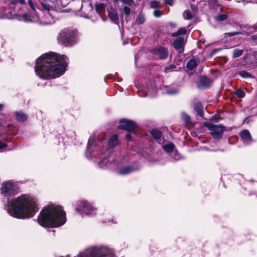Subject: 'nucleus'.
<instances>
[{"label": "nucleus", "instance_id": "nucleus-1", "mask_svg": "<svg viewBox=\"0 0 257 257\" xmlns=\"http://www.w3.org/2000/svg\"><path fill=\"white\" fill-rule=\"evenodd\" d=\"M67 60L65 56L54 53L43 54L36 61L35 72L44 79L58 77L65 71Z\"/></svg>", "mask_w": 257, "mask_h": 257}, {"label": "nucleus", "instance_id": "nucleus-2", "mask_svg": "<svg viewBox=\"0 0 257 257\" xmlns=\"http://www.w3.org/2000/svg\"><path fill=\"white\" fill-rule=\"evenodd\" d=\"M7 210L13 217L24 219L32 217L38 211L36 200L28 195H22L8 201Z\"/></svg>", "mask_w": 257, "mask_h": 257}, {"label": "nucleus", "instance_id": "nucleus-3", "mask_svg": "<svg viewBox=\"0 0 257 257\" xmlns=\"http://www.w3.org/2000/svg\"><path fill=\"white\" fill-rule=\"evenodd\" d=\"M38 221L40 225L45 227H59L65 223L66 214L61 206L51 204L41 211Z\"/></svg>", "mask_w": 257, "mask_h": 257}, {"label": "nucleus", "instance_id": "nucleus-4", "mask_svg": "<svg viewBox=\"0 0 257 257\" xmlns=\"http://www.w3.org/2000/svg\"><path fill=\"white\" fill-rule=\"evenodd\" d=\"M38 1L40 4L39 9L43 13V16H42L40 20L41 24L43 25L53 24L55 22L57 12L65 6L62 5L60 0H57L55 2L50 0ZM28 2L31 9L36 12L35 6L32 0H28Z\"/></svg>", "mask_w": 257, "mask_h": 257}, {"label": "nucleus", "instance_id": "nucleus-5", "mask_svg": "<svg viewBox=\"0 0 257 257\" xmlns=\"http://www.w3.org/2000/svg\"><path fill=\"white\" fill-rule=\"evenodd\" d=\"M86 11L84 12L81 16L85 18L90 19L93 22H96L101 17L102 21H105L107 18L105 16V6L103 4H96L95 5V11L96 14L93 10L92 5L90 4H85Z\"/></svg>", "mask_w": 257, "mask_h": 257}, {"label": "nucleus", "instance_id": "nucleus-6", "mask_svg": "<svg viewBox=\"0 0 257 257\" xmlns=\"http://www.w3.org/2000/svg\"><path fill=\"white\" fill-rule=\"evenodd\" d=\"M77 39V30L72 28L64 29L58 34L57 37L58 42L66 46L75 42Z\"/></svg>", "mask_w": 257, "mask_h": 257}, {"label": "nucleus", "instance_id": "nucleus-7", "mask_svg": "<svg viewBox=\"0 0 257 257\" xmlns=\"http://www.w3.org/2000/svg\"><path fill=\"white\" fill-rule=\"evenodd\" d=\"M205 126L211 131L210 134L214 139L219 140L222 137L225 129V127L223 125L206 123Z\"/></svg>", "mask_w": 257, "mask_h": 257}, {"label": "nucleus", "instance_id": "nucleus-8", "mask_svg": "<svg viewBox=\"0 0 257 257\" xmlns=\"http://www.w3.org/2000/svg\"><path fill=\"white\" fill-rule=\"evenodd\" d=\"M16 186L11 181L4 182L1 189L2 194L6 196L14 195L16 192Z\"/></svg>", "mask_w": 257, "mask_h": 257}, {"label": "nucleus", "instance_id": "nucleus-9", "mask_svg": "<svg viewBox=\"0 0 257 257\" xmlns=\"http://www.w3.org/2000/svg\"><path fill=\"white\" fill-rule=\"evenodd\" d=\"M120 124L118 126L119 129L124 130L130 132H134L136 127V124L133 121L127 119H121L119 120Z\"/></svg>", "mask_w": 257, "mask_h": 257}, {"label": "nucleus", "instance_id": "nucleus-10", "mask_svg": "<svg viewBox=\"0 0 257 257\" xmlns=\"http://www.w3.org/2000/svg\"><path fill=\"white\" fill-rule=\"evenodd\" d=\"M76 210L81 213L83 212L86 214H92L94 208L87 202L83 201L79 203Z\"/></svg>", "mask_w": 257, "mask_h": 257}, {"label": "nucleus", "instance_id": "nucleus-11", "mask_svg": "<svg viewBox=\"0 0 257 257\" xmlns=\"http://www.w3.org/2000/svg\"><path fill=\"white\" fill-rule=\"evenodd\" d=\"M115 155L114 153H110L108 154L106 158H103L99 162V166L100 168L111 167V164L115 161Z\"/></svg>", "mask_w": 257, "mask_h": 257}, {"label": "nucleus", "instance_id": "nucleus-12", "mask_svg": "<svg viewBox=\"0 0 257 257\" xmlns=\"http://www.w3.org/2000/svg\"><path fill=\"white\" fill-rule=\"evenodd\" d=\"M97 141L98 142V140H97ZM96 140L94 137H90L88 140L86 154V155L89 154L90 158L94 156V155H91V153L94 152V148L96 147Z\"/></svg>", "mask_w": 257, "mask_h": 257}, {"label": "nucleus", "instance_id": "nucleus-13", "mask_svg": "<svg viewBox=\"0 0 257 257\" xmlns=\"http://www.w3.org/2000/svg\"><path fill=\"white\" fill-rule=\"evenodd\" d=\"M184 44L185 42L184 39L183 38L179 37L174 41L173 46L179 53H182L184 50L183 47Z\"/></svg>", "mask_w": 257, "mask_h": 257}, {"label": "nucleus", "instance_id": "nucleus-14", "mask_svg": "<svg viewBox=\"0 0 257 257\" xmlns=\"http://www.w3.org/2000/svg\"><path fill=\"white\" fill-rule=\"evenodd\" d=\"M240 136L241 141L245 144H248L251 141V135L248 131L244 130L240 132Z\"/></svg>", "mask_w": 257, "mask_h": 257}, {"label": "nucleus", "instance_id": "nucleus-15", "mask_svg": "<svg viewBox=\"0 0 257 257\" xmlns=\"http://www.w3.org/2000/svg\"><path fill=\"white\" fill-rule=\"evenodd\" d=\"M157 54L162 59H166L168 55L167 49L165 47H160L157 50Z\"/></svg>", "mask_w": 257, "mask_h": 257}, {"label": "nucleus", "instance_id": "nucleus-16", "mask_svg": "<svg viewBox=\"0 0 257 257\" xmlns=\"http://www.w3.org/2000/svg\"><path fill=\"white\" fill-rule=\"evenodd\" d=\"M108 16L111 20L114 23H117L118 20V16L116 12L112 9L108 10Z\"/></svg>", "mask_w": 257, "mask_h": 257}, {"label": "nucleus", "instance_id": "nucleus-17", "mask_svg": "<svg viewBox=\"0 0 257 257\" xmlns=\"http://www.w3.org/2000/svg\"><path fill=\"white\" fill-rule=\"evenodd\" d=\"M211 82L210 79L206 77L202 76L199 79L200 84L203 86H208L210 85Z\"/></svg>", "mask_w": 257, "mask_h": 257}, {"label": "nucleus", "instance_id": "nucleus-18", "mask_svg": "<svg viewBox=\"0 0 257 257\" xmlns=\"http://www.w3.org/2000/svg\"><path fill=\"white\" fill-rule=\"evenodd\" d=\"M133 171H134V169L132 167H131L130 166H127V167H125L122 168L120 169H119L118 171V173L119 175H127V174L130 173L131 172H133Z\"/></svg>", "mask_w": 257, "mask_h": 257}, {"label": "nucleus", "instance_id": "nucleus-19", "mask_svg": "<svg viewBox=\"0 0 257 257\" xmlns=\"http://www.w3.org/2000/svg\"><path fill=\"white\" fill-rule=\"evenodd\" d=\"M118 144V138L116 135L111 137L108 141V146L110 148H113Z\"/></svg>", "mask_w": 257, "mask_h": 257}, {"label": "nucleus", "instance_id": "nucleus-20", "mask_svg": "<svg viewBox=\"0 0 257 257\" xmlns=\"http://www.w3.org/2000/svg\"><path fill=\"white\" fill-rule=\"evenodd\" d=\"M151 134L152 137L156 140L158 141V142L160 143V139L162 137V134L160 131L154 129L151 131Z\"/></svg>", "mask_w": 257, "mask_h": 257}, {"label": "nucleus", "instance_id": "nucleus-21", "mask_svg": "<svg viewBox=\"0 0 257 257\" xmlns=\"http://www.w3.org/2000/svg\"><path fill=\"white\" fill-rule=\"evenodd\" d=\"M194 109L196 114L200 116H202L203 114L202 106L200 103L197 102L194 104Z\"/></svg>", "mask_w": 257, "mask_h": 257}, {"label": "nucleus", "instance_id": "nucleus-22", "mask_svg": "<svg viewBox=\"0 0 257 257\" xmlns=\"http://www.w3.org/2000/svg\"><path fill=\"white\" fill-rule=\"evenodd\" d=\"M186 33V29L185 28H181L176 32L172 33L171 35L172 37H175L181 35H185Z\"/></svg>", "mask_w": 257, "mask_h": 257}, {"label": "nucleus", "instance_id": "nucleus-23", "mask_svg": "<svg viewBox=\"0 0 257 257\" xmlns=\"http://www.w3.org/2000/svg\"><path fill=\"white\" fill-rule=\"evenodd\" d=\"M175 146L173 143H169L163 146V149L168 152H171L173 151Z\"/></svg>", "mask_w": 257, "mask_h": 257}, {"label": "nucleus", "instance_id": "nucleus-24", "mask_svg": "<svg viewBox=\"0 0 257 257\" xmlns=\"http://www.w3.org/2000/svg\"><path fill=\"white\" fill-rule=\"evenodd\" d=\"M197 65V61L195 59H192L188 62L186 67L188 69L192 70L196 67Z\"/></svg>", "mask_w": 257, "mask_h": 257}, {"label": "nucleus", "instance_id": "nucleus-25", "mask_svg": "<svg viewBox=\"0 0 257 257\" xmlns=\"http://www.w3.org/2000/svg\"><path fill=\"white\" fill-rule=\"evenodd\" d=\"M16 116L17 120L20 122L24 121L27 118L25 114L19 112L16 113Z\"/></svg>", "mask_w": 257, "mask_h": 257}, {"label": "nucleus", "instance_id": "nucleus-26", "mask_svg": "<svg viewBox=\"0 0 257 257\" xmlns=\"http://www.w3.org/2000/svg\"><path fill=\"white\" fill-rule=\"evenodd\" d=\"M6 8L5 7L0 8V18L9 19V16L6 12Z\"/></svg>", "mask_w": 257, "mask_h": 257}, {"label": "nucleus", "instance_id": "nucleus-27", "mask_svg": "<svg viewBox=\"0 0 257 257\" xmlns=\"http://www.w3.org/2000/svg\"><path fill=\"white\" fill-rule=\"evenodd\" d=\"M145 21V18L143 15L142 14H140L136 21V23L138 25H141L143 24Z\"/></svg>", "mask_w": 257, "mask_h": 257}, {"label": "nucleus", "instance_id": "nucleus-28", "mask_svg": "<svg viewBox=\"0 0 257 257\" xmlns=\"http://www.w3.org/2000/svg\"><path fill=\"white\" fill-rule=\"evenodd\" d=\"M228 18V15L226 14H220L217 16L215 19L218 21H223Z\"/></svg>", "mask_w": 257, "mask_h": 257}, {"label": "nucleus", "instance_id": "nucleus-29", "mask_svg": "<svg viewBox=\"0 0 257 257\" xmlns=\"http://www.w3.org/2000/svg\"><path fill=\"white\" fill-rule=\"evenodd\" d=\"M242 50L240 49H236L233 50V57H238L242 54Z\"/></svg>", "mask_w": 257, "mask_h": 257}, {"label": "nucleus", "instance_id": "nucleus-30", "mask_svg": "<svg viewBox=\"0 0 257 257\" xmlns=\"http://www.w3.org/2000/svg\"><path fill=\"white\" fill-rule=\"evenodd\" d=\"M235 95L238 98H242L245 96V92L243 90L238 89L235 92Z\"/></svg>", "mask_w": 257, "mask_h": 257}, {"label": "nucleus", "instance_id": "nucleus-31", "mask_svg": "<svg viewBox=\"0 0 257 257\" xmlns=\"http://www.w3.org/2000/svg\"><path fill=\"white\" fill-rule=\"evenodd\" d=\"M161 5L157 1H153L151 2V7L152 8H161Z\"/></svg>", "mask_w": 257, "mask_h": 257}, {"label": "nucleus", "instance_id": "nucleus-32", "mask_svg": "<svg viewBox=\"0 0 257 257\" xmlns=\"http://www.w3.org/2000/svg\"><path fill=\"white\" fill-rule=\"evenodd\" d=\"M184 17L187 20H190L192 18V16L188 11H185L184 12Z\"/></svg>", "mask_w": 257, "mask_h": 257}, {"label": "nucleus", "instance_id": "nucleus-33", "mask_svg": "<svg viewBox=\"0 0 257 257\" xmlns=\"http://www.w3.org/2000/svg\"><path fill=\"white\" fill-rule=\"evenodd\" d=\"M122 12L126 16H128L130 14L131 10L128 7L124 6L122 9Z\"/></svg>", "mask_w": 257, "mask_h": 257}, {"label": "nucleus", "instance_id": "nucleus-34", "mask_svg": "<svg viewBox=\"0 0 257 257\" xmlns=\"http://www.w3.org/2000/svg\"><path fill=\"white\" fill-rule=\"evenodd\" d=\"M239 75L243 78H249L251 76L250 74L245 71H241L239 72Z\"/></svg>", "mask_w": 257, "mask_h": 257}, {"label": "nucleus", "instance_id": "nucleus-35", "mask_svg": "<svg viewBox=\"0 0 257 257\" xmlns=\"http://www.w3.org/2000/svg\"><path fill=\"white\" fill-rule=\"evenodd\" d=\"M153 14L155 17L159 18L162 15V12L159 10H156L154 11Z\"/></svg>", "mask_w": 257, "mask_h": 257}, {"label": "nucleus", "instance_id": "nucleus-36", "mask_svg": "<svg viewBox=\"0 0 257 257\" xmlns=\"http://www.w3.org/2000/svg\"><path fill=\"white\" fill-rule=\"evenodd\" d=\"M12 3L13 4H25V0H12Z\"/></svg>", "mask_w": 257, "mask_h": 257}, {"label": "nucleus", "instance_id": "nucleus-37", "mask_svg": "<svg viewBox=\"0 0 257 257\" xmlns=\"http://www.w3.org/2000/svg\"><path fill=\"white\" fill-rule=\"evenodd\" d=\"M121 2L124 3L126 4L129 6H132L134 4L133 0H121Z\"/></svg>", "mask_w": 257, "mask_h": 257}, {"label": "nucleus", "instance_id": "nucleus-38", "mask_svg": "<svg viewBox=\"0 0 257 257\" xmlns=\"http://www.w3.org/2000/svg\"><path fill=\"white\" fill-rule=\"evenodd\" d=\"M7 144L6 143L0 142V150L5 148Z\"/></svg>", "mask_w": 257, "mask_h": 257}, {"label": "nucleus", "instance_id": "nucleus-39", "mask_svg": "<svg viewBox=\"0 0 257 257\" xmlns=\"http://www.w3.org/2000/svg\"><path fill=\"white\" fill-rule=\"evenodd\" d=\"M165 3L169 6H172L173 4V0H165Z\"/></svg>", "mask_w": 257, "mask_h": 257}, {"label": "nucleus", "instance_id": "nucleus-40", "mask_svg": "<svg viewBox=\"0 0 257 257\" xmlns=\"http://www.w3.org/2000/svg\"><path fill=\"white\" fill-rule=\"evenodd\" d=\"M178 92L176 90H169L167 91V93L169 94H174L177 93Z\"/></svg>", "mask_w": 257, "mask_h": 257}, {"label": "nucleus", "instance_id": "nucleus-41", "mask_svg": "<svg viewBox=\"0 0 257 257\" xmlns=\"http://www.w3.org/2000/svg\"><path fill=\"white\" fill-rule=\"evenodd\" d=\"M173 158L175 160H179L180 159L179 155L177 153H175Z\"/></svg>", "mask_w": 257, "mask_h": 257}, {"label": "nucleus", "instance_id": "nucleus-42", "mask_svg": "<svg viewBox=\"0 0 257 257\" xmlns=\"http://www.w3.org/2000/svg\"><path fill=\"white\" fill-rule=\"evenodd\" d=\"M238 33L237 32H233V33H228L226 34V35L229 36H234L236 34H237Z\"/></svg>", "mask_w": 257, "mask_h": 257}, {"label": "nucleus", "instance_id": "nucleus-43", "mask_svg": "<svg viewBox=\"0 0 257 257\" xmlns=\"http://www.w3.org/2000/svg\"><path fill=\"white\" fill-rule=\"evenodd\" d=\"M125 137L127 140H130L131 138V136L130 134H127L125 136Z\"/></svg>", "mask_w": 257, "mask_h": 257}, {"label": "nucleus", "instance_id": "nucleus-44", "mask_svg": "<svg viewBox=\"0 0 257 257\" xmlns=\"http://www.w3.org/2000/svg\"><path fill=\"white\" fill-rule=\"evenodd\" d=\"M170 25L172 27H176V25L175 24H173V23H171Z\"/></svg>", "mask_w": 257, "mask_h": 257}, {"label": "nucleus", "instance_id": "nucleus-45", "mask_svg": "<svg viewBox=\"0 0 257 257\" xmlns=\"http://www.w3.org/2000/svg\"><path fill=\"white\" fill-rule=\"evenodd\" d=\"M3 108V105L2 104H0V110Z\"/></svg>", "mask_w": 257, "mask_h": 257}, {"label": "nucleus", "instance_id": "nucleus-46", "mask_svg": "<svg viewBox=\"0 0 257 257\" xmlns=\"http://www.w3.org/2000/svg\"><path fill=\"white\" fill-rule=\"evenodd\" d=\"M25 21H32L31 19H26Z\"/></svg>", "mask_w": 257, "mask_h": 257}, {"label": "nucleus", "instance_id": "nucleus-47", "mask_svg": "<svg viewBox=\"0 0 257 257\" xmlns=\"http://www.w3.org/2000/svg\"><path fill=\"white\" fill-rule=\"evenodd\" d=\"M214 118V119H216V115H213L212 116V119Z\"/></svg>", "mask_w": 257, "mask_h": 257}, {"label": "nucleus", "instance_id": "nucleus-48", "mask_svg": "<svg viewBox=\"0 0 257 257\" xmlns=\"http://www.w3.org/2000/svg\"><path fill=\"white\" fill-rule=\"evenodd\" d=\"M216 51H217V50H214V51L213 52V53H215V52H216Z\"/></svg>", "mask_w": 257, "mask_h": 257}, {"label": "nucleus", "instance_id": "nucleus-49", "mask_svg": "<svg viewBox=\"0 0 257 257\" xmlns=\"http://www.w3.org/2000/svg\"><path fill=\"white\" fill-rule=\"evenodd\" d=\"M82 7H83V5H82H82H81V9L82 8Z\"/></svg>", "mask_w": 257, "mask_h": 257}, {"label": "nucleus", "instance_id": "nucleus-50", "mask_svg": "<svg viewBox=\"0 0 257 257\" xmlns=\"http://www.w3.org/2000/svg\"><path fill=\"white\" fill-rule=\"evenodd\" d=\"M102 157V156H100V159H101Z\"/></svg>", "mask_w": 257, "mask_h": 257}]
</instances>
